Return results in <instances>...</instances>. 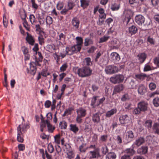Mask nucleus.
<instances>
[{
  "label": "nucleus",
  "instance_id": "1",
  "mask_svg": "<svg viewBox=\"0 0 159 159\" xmlns=\"http://www.w3.org/2000/svg\"><path fill=\"white\" fill-rule=\"evenodd\" d=\"M148 103L144 101H142L139 102L137 107L135 108L133 111V113L135 115H138L141 113V112H145L147 111L148 108Z\"/></svg>",
  "mask_w": 159,
  "mask_h": 159
},
{
  "label": "nucleus",
  "instance_id": "2",
  "mask_svg": "<svg viewBox=\"0 0 159 159\" xmlns=\"http://www.w3.org/2000/svg\"><path fill=\"white\" fill-rule=\"evenodd\" d=\"M75 70L79 76L81 77H87L90 76L92 74V70L89 67L84 66L81 68L77 67Z\"/></svg>",
  "mask_w": 159,
  "mask_h": 159
},
{
  "label": "nucleus",
  "instance_id": "3",
  "mask_svg": "<svg viewBox=\"0 0 159 159\" xmlns=\"http://www.w3.org/2000/svg\"><path fill=\"white\" fill-rule=\"evenodd\" d=\"M29 125L28 124L20 125L17 127V140L20 143H23L24 139L23 138V134L26 131V129L28 128Z\"/></svg>",
  "mask_w": 159,
  "mask_h": 159
},
{
  "label": "nucleus",
  "instance_id": "4",
  "mask_svg": "<svg viewBox=\"0 0 159 159\" xmlns=\"http://www.w3.org/2000/svg\"><path fill=\"white\" fill-rule=\"evenodd\" d=\"M81 49V48L77 45H74L72 46H68L66 48V52L67 55H71L75 53H76L78 52H80Z\"/></svg>",
  "mask_w": 159,
  "mask_h": 159
},
{
  "label": "nucleus",
  "instance_id": "5",
  "mask_svg": "<svg viewBox=\"0 0 159 159\" xmlns=\"http://www.w3.org/2000/svg\"><path fill=\"white\" fill-rule=\"evenodd\" d=\"M124 78L125 77L123 75L117 74L111 77L110 79V81L114 84H119L122 83Z\"/></svg>",
  "mask_w": 159,
  "mask_h": 159
},
{
  "label": "nucleus",
  "instance_id": "6",
  "mask_svg": "<svg viewBox=\"0 0 159 159\" xmlns=\"http://www.w3.org/2000/svg\"><path fill=\"white\" fill-rule=\"evenodd\" d=\"M105 71L107 74H112L118 71V68L114 65H109L107 66Z\"/></svg>",
  "mask_w": 159,
  "mask_h": 159
},
{
  "label": "nucleus",
  "instance_id": "7",
  "mask_svg": "<svg viewBox=\"0 0 159 159\" xmlns=\"http://www.w3.org/2000/svg\"><path fill=\"white\" fill-rule=\"evenodd\" d=\"M89 154L90 158H97L101 157L99 150L97 148L93 151H90Z\"/></svg>",
  "mask_w": 159,
  "mask_h": 159
},
{
  "label": "nucleus",
  "instance_id": "8",
  "mask_svg": "<svg viewBox=\"0 0 159 159\" xmlns=\"http://www.w3.org/2000/svg\"><path fill=\"white\" fill-rule=\"evenodd\" d=\"M71 24L75 30L78 29L80 26V21L77 17H74L71 20Z\"/></svg>",
  "mask_w": 159,
  "mask_h": 159
},
{
  "label": "nucleus",
  "instance_id": "9",
  "mask_svg": "<svg viewBox=\"0 0 159 159\" xmlns=\"http://www.w3.org/2000/svg\"><path fill=\"white\" fill-rule=\"evenodd\" d=\"M145 18L141 15H137L135 18V21L139 25H142L144 22Z\"/></svg>",
  "mask_w": 159,
  "mask_h": 159
},
{
  "label": "nucleus",
  "instance_id": "10",
  "mask_svg": "<svg viewBox=\"0 0 159 159\" xmlns=\"http://www.w3.org/2000/svg\"><path fill=\"white\" fill-rule=\"evenodd\" d=\"M77 115L83 117H84L87 114V110L84 108L80 107L77 110Z\"/></svg>",
  "mask_w": 159,
  "mask_h": 159
},
{
  "label": "nucleus",
  "instance_id": "11",
  "mask_svg": "<svg viewBox=\"0 0 159 159\" xmlns=\"http://www.w3.org/2000/svg\"><path fill=\"white\" fill-rule=\"evenodd\" d=\"M79 2V0H69L67 3L69 9H72L74 7L78 4Z\"/></svg>",
  "mask_w": 159,
  "mask_h": 159
},
{
  "label": "nucleus",
  "instance_id": "12",
  "mask_svg": "<svg viewBox=\"0 0 159 159\" xmlns=\"http://www.w3.org/2000/svg\"><path fill=\"white\" fill-rule=\"evenodd\" d=\"M125 20L126 21L127 24H128L131 19V17L133 15V13L131 10H128L125 11Z\"/></svg>",
  "mask_w": 159,
  "mask_h": 159
},
{
  "label": "nucleus",
  "instance_id": "13",
  "mask_svg": "<svg viewBox=\"0 0 159 159\" xmlns=\"http://www.w3.org/2000/svg\"><path fill=\"white\" fill-rule=\"evenodd\" d=\"M129 117L127 115H122L119 118V120L121 124L128 123L129 121Z\"/></svg>",
  "mask_w": 159,
  "mask_h": 159
},
{
  "label": "nucleus",
  "instance_id": "14",
  "mask_svg": "<svg viewBox=\"0 0 159 159\" xmlns=\"http://www.w3.org/2000/svg\"><path fill=\"white\" fill-rule=\"evenodd\" d=\"M26 34V40L29 44L33 46L35 42V40L34 37L31 35L28 32H27Z\"/></svg>",
  "mask_w": 159,
  "mask_h": 159
},
{
  "label": "nucleus",
  "instance_id": "15",
  "mask_svg": "<svg viewBox=\"0 0 159 159\" xmlns=\"http://www.w3.org/2000/svg\"><path fill=\"white\" fill-rule=\"evenodd\" d=\"M124 88V85L123 84H118L116 86L113 90V93L116 94L123 90Z\"/></svg>",
  "mask_w": 159,
  "mask_h": 159
},
{
  "label": "nucleus",
  "instance_id": "16",
  "mask_svg": "<svg viewBox=\"0 0 159 159\" xmlns=\"http://www.w3.org/2000/svg\"><path fill=\"white\" fill-rule=\"evenodd\" d=\"M111 58L114 62L119 61L120 59L119 54L116 52H112L110 55Z\"/></svg>",
  "mask_w": 159,
  "mask_h": 159
},
{
  "label": "nucleus",
  "instance_id": "17",
  "mask_svg": "<svg viewBox=\"0 0 159 159\" xmlns=\"http://www.w3.org/2000/svg\"><path fill=\"white\" fill-rule=\"evenodd\" d=\"M100 113L97 112L93 114L92 115V120L95 123H98L100 121Z\"/></svg>",
  "mask_w": 159,
  "mask_h": 159
},
{
  "label": "nucleus",
  "instance_id": "18",
  "mask_svg": "<svg viewBox=\"0 0 159 159\" xmlns=\"http://www.w3.org/2000/svg\"><path fill=\"white\" fill-rule=\"evenodd\" d=\"M137 57L139 62L142 63L145 61L147 57V55L144 53H140L137 55Z\"/></svg>",
  "mask_w": 159,
  "mask_h": 159
},
{
  "label": "nucleus",
  "instance_id": "19",
  "mask_svg": "<svg viewBox=\"0 0 159 159\" xmlns=\"http://www.w3.org/2000/svg\"><path fill=\"white\" fill-rule=\"evenodd\" d=\"M147 89L145 86L143 84H140L138 87V93L143 95L146 92Z\"/></svg>",
  "mask_w": 159,
  "mask_h": 159
},
{
  "label": "nucleus",
  "instance_id": "20",
  "mask_svg": "<svg viewBox=\"0 0 159 159\" xmlns=\"http://www.w3.org/2000/svg\"><path fill=\"white\" fill-rule=\"evenodd\" d=\"M148 147L147 146H142L137 150V152L140 154H144L148 152Z\"/></svg>",
  "mask_w": 159,
  "mask_h": 159
},
{
  "label": "nucleus",
  "instance_id": "21",
  "mask_svg": "<svg viewBox=\"0 0 159 159\" xmlns=\"http://www.w3.org/2000/svg\"><path fill=\"white\" fill-rule=\"evenodd\" d=\"M35 64L33 61H31L30 63V73L31 74L34 75L37 70L36 67L34 66Z\"/></svg>",
  "mask_w": 159,
  "mask_h": 159
},
{
  "label": "nucleus",
  "instance_id": "22",
  "mask_svg": "<svg viewBox=\"0 0 159 159\" xmlns=\"http://www.w3.org/2000/svg\"><path fill=\"white\" fill-rule=\"evenodd\" d=\"M145 142V139L143 137H140L137 139L134 144L136 145L137 146L139 147L143 144Z\"/></svg>",
  "mask_w": 159,
  "mask_h": 159
},
{
  "label": "nucleus",
  "instance_id": "23",
  "mask_svg": "<svg viewBox=\"0 0 159 159\" xmlns=\"http://www.w3.org/2000/svg\"><path fill=\"white\" fill-rule=\"evenodd\" d=\"M125 154L129 156V157L135 154V151L133 148H128L126 149L124 151Z\"/></svg>",
  "mask_w": 159,
  "mask_h": 159
},
{
  "label": "nucleus",
  "instance_id": "24",
  "mask_svg": "<svg viewBox=\"0 0 159 159\" xmlns=\"http://www.w3.org/2000/svg\"><path fill=\"white\" fill-rule=\"evenodd\" d=\"M129 33L132 35L136 34L138 31L137 28L134 25H132L128 29Z\"/></svg>",
  "mask_w": 159,
  "mask_h": 159
},
{
  "label": "nucleus",
  "instance_id": "25",
  "mask_svg": "<svg viewBox=\"0 0 159 159\" xmlns=\"http://www.w3.org/2000/svg\"><path fill=\"white\" fill-rule=\"evenodd\" d=\"M146 77V75L143 73L136 74L135 75V78L138 81L143 80Z\"/></svg>",
  "mask_w": 159,
  "mask_h": 159
},
{
  "label": "nucleus",
  "instance_id": "26",
  "mask_svg": "<svg viewBox=\"0 0 159 159\" xmlns=\"http://www.w3.org/2000/svg\"><path fill=\"white\" fill-rule=\"evenodd\" d=\"M117 111L116 108H113L111 110L108 111L106 113L105 116L107 117H110L116 114Z\"/></svg>",
  "mask_w": 159,
  "mask_h": 159
},
{
  "label": "nucleus",
  "instance_id": "27",
  "mask_svg": "<svg viewBox=\"0 0 159 159\" xmlns=\"http://www.w3.org/2000/svg\"><path fill=\"white\" fill-rule=\"evenodd\" d=\"M45 128L46 125H47L48 131L49 132L52 133L55 129V127L52 126L50 124V122H48V121H47V123L45 124Z\"/></svg>",
  "mask_w": 159,
  "mask_h": 159
},
{
  "label": "nucleus",
  "instance_id": "28",
  "mask_svg": "<svg viewBox=\"0 0 159 159\" xmlns=\"http://www.w3.org/2000/svg\"><path fill=\"white\" fill-rule=\"evenodd\" d=\"M41 122L40 123V130L41 132H43L44 128H45V124L47 123V121L48 120H45L43 117L41 116Z\"/></svg>",
  "mask_w": 159,
  "mask_h": 159
},
{
  "label": "nucleus",
  "instance_id": "29",
  "mask_svg": "<svg viewBox=\"0 0 159 159\" xmlns=\"http://www.w3.org/2000/svg\"><path fill=\"white\" fill-rule=\"evenodd\" d=\"M116 157V154L113 152H110L107 155L106 159H115Z\"/></svg>",
  "mask_w": 159,
  "mask_h": 159
},
{
  "label": "nucleus",
  "instance_id": "30",
  "mask_svg": "<svg viewBox=\"0 0 159 159\" xmlns=\"http://www.w3.org/2000/svg\"><path fill=\"white\" fill-rule=\"evenodd\" d=\"M81 6L84 8H86L89 5V1L87 0H80Z\"/></svg>",
  "mask_w": 159,
  "mask_h": 159
},
{
  "label": "nucleus",
  "instance_id": "31",
  "mask_svg": "<svg viewBox=\"0 0 159 159\" xmlns=\"http://www.w3.org/2000/svg\"><path fill=\"white\" fill-rule=\"evenodd\" d=\"M120 4L114 3L111 5V9L113 11H117L120 9Z\"/></svg>",
  "mask_w": 159,
  "mask_h": 159
},
{
  "label": "nucleus",
  "instance_id": "32",
  "mask_svg": "<svg viewBox=\"0 0 159 159\" xmlns=\"http://www.w3.org/2000/svg\"><path fill=\"white\" fill-rule=\"evenodd\" d=\"M70 130L74 133H76L79 130V128L76 125L70 124Z\"/></svg>",
  "mask_w": 159,
  "mask_h": 159
},
{
  "label": "nucleus",
  "instance_id": "33",
  "mask_svg": "<svg viewBox=\"0 0 159 159\" xmlns=\"http://www.w3.org/2000/svg\"><path fill=\"white\" fill-rule=\"evenodd\" d=\"M126 137L128 138V140L129 141L131 140L134 137L133 132L131 131H128L127 132Z\"/></svg>",
  "mask_w": 159,
  "mask_h": 159
},
{
  "label": "nucleus",
  "instance_id": "34",
  "mask_svg": "<svg viewBox=\"0 0 159 159\" xmlns=\"http://www.w3.org/2000/svg\"><path fill=\"white\" fill-rule=\"evenodd\" d=\"M153 130L156 133L159 134V124L155 123L153 126Z\"/></svg>",
  "mask_w": 159,
  "mask_h": 159
},
{
  "label": "nucleus",
  "instance_id": "35",
  "mask_svg": "<svg viewBox=\"0 0 159 159\" xmlns=\"http://www.w3.org/2000/svg\"><path fill=\"white\" fill-rule=\"evenodd\" d=\"M66 38V35L63 33H60L58 35V40L61 43H63Z\"/></svg>",
  "mask_w": 159,
  "mask_h": 159
},
{
  "label": "nucleus",
  "instance_id": "36",
  "mask_svg": "<svg viewBox=\"0 0 159 159\" xmlns=\"http://www.w3.org/2000/svg\"><path fill=\"white\" fill-rule=\"evenodd\" d=\"M76 39L77 41V44L75 45H77L81 48V46L83 43L82 38L81 37H77Z\"/></svg>",
  "mask_w": 159,
  "mask_h": 159
},
{
  "label": "nucleus",
  "instance_id": "37",
  "mask_svg": "<svg viewBox=\"0 0 159 159\" xmlns=\"http://www.w3.org/2000/svg\"><path fill=\"white\" fill-rule=\"evenodd\" d=\"M67 126V123L65 121H63L60 122L59 126L61 129H66Z\"/></svg>",
  "mask_w": 159,
  "mask_h": 159
},
{
  "label": "nucleus",
  "instance_id": "38",
  "mask_svg": "<svg viewBox=\"0 0 159 159\" xmlns=\"http://www.w3.org/2000/svg\"><path fill=\"white\" fill-rule=\"evenodd\" d=\"M93 43V41L90 39L86 38L85 39L84 43L85 46H88L89 44H92Z\"/></svg>",
  "mask_w": 159,
  "mask_h": 159
},
{
  "label": "nucleus",
  "instance_id": "39",
  "mask_svg": "<svg viewBox=\"0 0 159 159\" xmlns=\"http://www.w3.org/2000/svg\"><path fill=\"white\" fill-rule=\"evenodd\" d=\"M86 144L85 143H82V145L80 146L79 150L81 152H84L87 150V148H86Z\"/></svg>",
  "mask_w": 159,
  "mask_h": 159
},
{
  "label": "nucleus",
  "instance_id": "40",
  "mask_svg": "<svg viewBox=\"0 0 159 159\" xmlns=\"http://www.w3.org/2000/svg\"><path fill=\"white\" fill-rule=\"evenodd\" d=\"M31 2L32 7L35 10H37L39 7V5L36 3L35 0H31Z\"/></svg>",
  "mask_w": 159,
  "mask_h": 159
},
{
  "label": "nucleus",
  "instance_id": "41",
  "mask_svg": "<svg viewBox=\"0 0 159 159\" xmlns=\"http://www.w3.org/2000/svg\"><path fill=\"white\" fill-rule=\"evenodd\" d=\"M55 142L57 144H59L61 142L60 135L59 134L56 135L54 137Z\"/></svg>",
  "mask_w": 159,
  "mask_h": 159
},
{
  "label": "nucleus",
  "instance_id": "42",
  "mask_svg": "<svg viewBox=\"0 0 159 159\" xmlns=\"http://www.w3.org/2000/svg\"><path fill=\"white\" fill-rule=\"evenodd\" d=\"M153 103L156 107L159 106V98L158 97L155 98L153 100Z\"/></svg>",
  "mask_w": 159,
  "mask_h": 159
},
{
  "label": "nucleus",
  "instance_id": "43",
  "mask_svg": "<svg viewBox=\"0 0 159 159\" xmlns=\"http://www.w3.org/2000/svg\"><path fill=\"white\" fill-rule=\"evenodd\" d=\"M152 121L151 120H147L145 122V126L148 129L151 128L152 127Z\"/></svg>",
  "mask_w": 159,
  "mask_h": 159
},
{
  "label": "nucleus",
  "instance_id": "44",
  "mask_svg": "<svg viewBox=\"0 0 159 159\" xmlns=\"http://www.w3.org/2000/svg\"><path fill=\"white\" fill-rule=\"evenodd\" d=\"M98 97V96H94L92 99L90 105L93 107H95V104Z\"/></svg>",
  "mask_w": 159,
  "mask_h": 159
},
{
  "label": "nucleus",
  "instance_id": "45",
  "mask_svg": "<svg viewBox=\"0 0 159 159\" xmlns=\"http://www.w3.org/2000/svg\"><path fill=\"white\" fill-rule=\"evenodd\" d=\"M156 87V85L153 82H151L149 84V89L151 91L154 90Z\"/></svg>",
  "mask_w": 159,
  "mask_h": 159
},
{
  "label": "nucleus",
  "instance_id": "46",
  "mask_svg": "<svg viewBox=\"0 0 159 159\" xmlns=\"http://www.w3.org/2000/svg\"><path fill=\"white\" fill-rule=\"evenodd\" d=\"M48 149L49 153H52L53 152L54 148L52 143H49L48 144Z\"/></svg>",
  "mask_w": 159,
  "mask_h": 159
},
{
  "label": "nucleus",
  "instance_id": "47",
  "mask_svg": "<svg viewBox=\"0 0 159 159\" xmlns=\"http://www.w3.org/2000/svg\"><path fill=\"white\" fill-rule=\"evenodd\" d=\"M73 108L71 107L69 108L68 109L66 110L64 112L63 116H65L66 115H70L71 114V111H72Z\"/></svg>",
  "mask_w": 159,
  "mask_h": 159
},
{
  "label": "nucleus",
  "instance_id": "48",
  "mask_svg": "<svg viewBox=\"0 0 159 159\" xmlns=\"http://www.w3.org/2000/svg\"><path fill=\"white\" fill-rule=\"evenodd\" d=\"M110 38L109 36H104L100 39L99 43H102L107 41Z\"/></svg>",
  "mask_w": 159,
  "mask_h": 159
},
{
  "label": "nucleus",
  "instance_id": "49",
  "mask_svg": "<svg viewBox=\"0 0 159 159\" xmlns=\"http://www.w3.org/2000/svg\"><path fill=\"white\" fill-rule=\"evenodd\" d=\"M46 23L49 25H50L52 23V17L50 16H47L46 18Z\"/></svg>",
  "mask_w": 159,
  "mask_h": 159
},
{
  "label": "nucleus",
  "instance_id": "50",
  "mask_svg": "<svg viewBox=\"0 0 159 159\" xmlns=\"http://www.w3.org/2000/svg\"><path fill=\"white\" fill-rule=\"evenodd\" d=\"M108 149L106 146H103L102 148V152L103 154L105 155L108 152Z\"/></svg>",
  "mask_w": 159,
  "mask_h": 159
},
{
  "label": "nucleus",
  "instance_id": "51",
  "mask_svg": "<svg viewBox=\"0 0 159 159\" xmlns=\"http://www.w3.org/2000/svg\"><path fill=\"white\" fill-rule=\"evenodd\" d=\"M68 67V66L66 63L63 64L60 68V70L61 72L65 71Z\"/></svg>",
  "mask_w": 159,
  "mask_h": 159
},
{
  "label": "nucleus",
  "instance_id": "52",
  "mask_svg": "<svg viewBox=\"0 0 159 159\" xmlns=\"http://www.w3.org/2000/svg\"><path fill=\"white\" fill-rule=\"evenodd\" d=\"M3 21L4 25L5 27H7V26L8 22L5 14H4L3 16Z\"/></svg>",
  "mask_w": 159,
  "mask_h": 159
},
{
  "label": "nucleus",
  "instance_id": "53",
  "mask_svg": "<svg viewBox=\"0 0 159 159\" xmlns=\"http://www.w3.org/2000/svg\"><path fill=\"white\" fill-rule=\"evenodd\" d=\"M30 21L32 24H33L35 22V16L33 14H31L29 16Z\"/></svg>",
  "mask_w": 159,
  "mask_h": 159
},
{
  "label": "nucleus",
  "instance_id": "54",
  "mask_svg": "<svg viewBox=\"0 0 159 159\" xmlns=\"http://www.w3.org/2000/svg\"><path fill=\"white\" fill-rule=\"evenodd\" d=\"M102 54L103 52H99L96 54L95 57L94 59V61L95 62H97L98 61V59Z\"/></svg>",
  "mask_w": 159,
  "mask_h": 159
},
{
  "label": "nucleus",
  "instance_id": "55",
  "mask_svg": "<svg viewBox=\"0 0 159 159\" xmlns=\"http://www.w3.org/2000/svg\"><path fill=\"white\" fill-rule=\"evenodd\" d=\"M38 40L40 45H42L44 43V39L42 35H40L38 37Z\"/></svg>",
  "mask_w": 159,
  "mask_h": 159
},
{
  "label": "nucleus",
  "instance_id": "56",
  "mask_svg": "<svg viewBox=\"0 0 159 159\" xmlns=\"http://www.w3.org/2000/svg\"><path fill=\"white\" fill-rule=\"evenodd\" d=\"M84 61L86 64L87 66H89L92 64V62L91 61V58L90 57H87L85 58Z\"/></svg>",
  "mask_w": 159,
  "mask_h": 159
},
{
  "label": "nucleus",
  "instance_id": "57",
  "mask_svg": "<svg viewBox=\"0 0 159 159\" xmlns=\"http://www.w3.org/2000/svg\"><path fill=\"white\" fill-rule=\"evenodd\" d=\"M130 99L129 97L128 94H124L122 98H121V100L122 101H125L126 100H128Z\"/></svg>",
  "mask_w": 159,
  "mask_h": 159
},
{
  "label": "nucleus",
  "instance_id": "58",
  "mask_svg": "<svg viewBox=\"0 0 159 159\" xmlns=\"http://www.w3.org/2000/svg\"><path fill=\"white\" fill-rule=\"evenodd\" d=\"M147 41L151 44L154 45V40L150 36H148V37Z\"/></svg>",
  "mask_w": 159,
  "mask_h": 159
},
{
  "label": "nucleus",
  "instance_id": "59",
  "mask_svg": "<svg viewBox=\"0 0 159 159\" xmlns=\"http://www.w3.org/2000/svg\"><path fill=\"white\" fill-rule=\"evenodd\" d=\"M63 3L61 2H59L58 3L57 7L58 10H61L63 7Z\"/></svg>",
  "mask_w": 159,
  "mask_h": 159
},
{
  "label": "nucleus",
  "instance_id": "60",
  "mask_svg": "<svg viewBox=\"0 0 159 159\" xmlns=\"http://www.w3.org/2000/svg\"><path fill=\"white\" fill-rule=\"evenodd\" d=\"M96 48L95 46H92L89 49L88 51V52L90 53H93L96 49Z\"/></svg>",
  "mask_w": 159,
  "mask_h": 159
},
{
  "label": "nucleus",
  "instance_id": "61",
  "mask_svg": "<svg viewBox=\"0 0 159 159\" xmlns=\"http://www.w3.org/2000/svg\"><path fill=\"white\" fill-rule=\"evenodd\" d=\"M154 62L155 64H156L159 67V52L158 57L155 58L154 59Z\"/></svg>",
  "mask_w": 159,
  "mask_h": 159
},
{
  "label": "nucleus",
  "instance_id": "62",
  "mask_svg": "<svg viewBox=\"0 0 159 159\" xmlns=\"http://www.w3.org/2000/svg\"><path fill=\"white\" fill-rule=\"evenodd\" d=\"M83 117H81L80 116L77 115V116L76 118V121L79 124H81L82 122V118Z\"/></svg>",
  "mask_w": 159,
  "mask_h": 159
},
{
  "label": "nucleus",
  "instance_id": "63",
  "mask_svg": "<svg viewBox=\"0 0 159 159\" xmlns=\"http://www.w3.org/2000/svg\"><path fill=\"white\" fill-rule=\"evenodd\" d=\"M51 105V102L49 100L46 101L44 103V105L46 108H49Z\"/></svg>",
  "mask_w": 159,
  "mask_h": 159
},
{
  "label": "nucleus",
  "instance_id": "64",
  "mask_svg": "<svg viewBox=\"0 0 159 159\" xmlns=\"http://www.w3.org/2000/svg\"><path fill=\"white\" fill-rule=\"evenodd\" d=\"M67 157L69 159H71L74 157V154L71 151L67 153Z\"/></svg>",
  "mask_w": 159,
  "mask_h": 159
}]
</instances>
